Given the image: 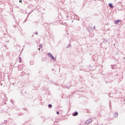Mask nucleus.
Segmentation results:
<instances>
[{"instance_id":"obj_7","label":"nucleus","mask_w":125,"mask_h":125,"mask_svg":"<svg viewBox=\"0 0 125 125\" xmlns=\"http://www.w3.org/2000/svg\"><path fill=\"white\" fill-rule=\"evenodd\" d=\"M48 107L49 108H52V105H51V104H49L48 105Z\"/></svg>"},{"instance_id":"obj_6","label":"nucleus","mask_w":125,"mask_h":125,"mask_svg":"<svg viewBox=\"0 0 125 125\" xmlns=\"http://www.w3.org/2000/svg\"><path fill=\"white\" fill-rule=\"evenodd\" d=\"M51 59H52V60H54V61H56V59L54 58L53 56L51 57Z\"/></svg>"},{"instance_id":"obj_13","label":"nucleus","mask_w":125,"mask_h":125,"mask_svg":"<svg viewBox=\"0 0 125 125\" xmlns=\"http://www.w3.org/2000/svg\"><path fill=\"white\" fill-rule=\"evenodd\" d=\"M36 35H38V32H36Z\"/></svg>"},{"instance_id":"obj_10","label":"nucleus","mask_w":125,"mask_h":125,"mask_svg":"<svg viewBox=\"0 0 125 125\" xmlns=\"http://www.w3.org/2000/svg\"><path fill=\"white\" fill-rule=\"evenodd\" d=\"M67 47H71V44H69L67 46Z\"/></svg>"},{"instance_id":"obj_4","label":"nucleus","mask_w":125,"mask_h":125,"mask_svg":"<svg viewBox=\"0 0 125 125\" xmlns=\"http://www.w3.org/2000/svg\"><path fill=\"white\" fill-rule=\"evenodd\" d=\"M78 115H79V113H78V112L77 111H75L74 114L73 115V116L75 117L76 116H78Z\"/></svg>"},{"instance_id":"obj_5","label":"nucleus","mask_w":125,"mask_h":125,"mask_svg":"<svg viewBox=\"0 0 125 125\" xmlns=\"http://www.w3.org/2000/svg\"><path fill=\"white\" fill-rule=\"evenodd\" d=\"M48 56H49V57H50V58H51V57H52V54H51V53H48Z\"/></svg>"},{"instance_id":"obj_14","label":"nucleus","mask_w":125,"mask_h":125,"mask_svg":"<svg viewBox=\"0 0 125 125\" xmlns=\"http://www.w3.org/2000/svg\"><path fill=\"white\" fill-rule=\"evenodd\" d=\"M20 68H21V66H19V69H20Z\"/></svg>"},{"instance_id":"obj_17","label":"nucleus","mask_w":125,"mask_h":125,"mask_svg":"<svg viewBox=\"0 0 125 125\" xmlns=\"http://www.w3.org/2000/svg\"><path fill=\"white\" fill-rule=\"evenodd\" d=\"M39 50H41V48H39Z\"/></svg>"},{"instance_id":"obj_11","label":"nucleus","mask_w":125,"mask_h":125,"mask_svg":"<svg viewBox=\"0 0 125 125\" xmlns=\"http://www.w3.org/2000/svg\"><path fill=\"white\" fill-rule=\"evenodd\" d=\"M19 60H20V61H19V62H21V57H20V58H19Z\"/></svg>"},{"instance_id":"obj_16","label":"nucleus","mask_w":125,"mask_h":125,"mask_svg":"<svg viewBox=\"0 0 125 125\" xmlns=\"http://www.w3.org/2000/svg\"><path fill=\"white\" fill-rule=\"evenodd\" d=\"M94 29H95V26H94Z\"/></svg>"},{"instance_id":"obj_9","label":"nucleus","mask_w":125,"mask_h":125,"mask_svg":"<svg viewBox=\"0 0 125 125\" xmlns=\"http://www.w3.org/2000/svg\"><path fill=\"white\" fill-rule=\"evenodd\" d=\"M114 116L115 117H118V113H116Z\"/></svg>"},{"instance_id":"obj_18","label":"nucleus","mask_w":125,"mask_h":125,"mask_svg":"<svg viewBox=\"0 0 125 125\" xmlns=\"http://www.w3.org/2000/svg\"><path fill=\"white\" fill-rule=\"evenodd\" d=\"M22 69H23V67H22V68H21V70H22Z\"/></svg>"},{"instance_id":"obj_3","label":"nucleus","mask_w":125,"mask_h":125,"mask_svg":"<svg viewBox=\"0 0 125 125\" xmlns=\"http://www.w3.org/2000/svg\"><path fill=\"white\" fill-rule=\"evenodd\" d=\"M121 20H115V24H118L119 23V22H121Z\"/></svg>"},{"instance_id":"obj_2","label":"nucleus","mask_w":125,"mask_h":125,"mask_svg":"<svg viewBox=\"0 0 125 125\" xmlns=\"http://www.w3.org/2000/svg\"><path fill=\"white\" fill-rule=\"evenodd\" d=\"M108 6L109 7H111V8H114V6L113 5V4L110 3L108 4Z\"/></svg>"},{"instance_id":"obj_15","label":"nucleus","mask_w":125,"mask_h":125,"mask_svg":"<svg viewBox=\"0 0 125 125\" xmlns=\"http://www.w3.org/2000/svg\"><path fill=\"white\" fill-rule=\"evenodd\" d=\"M19 2H22V0H21L19 1Z\"/></svg>"},{"instance_id":"obj_8","label":"nucleus","mask_w":125,"mask_h":125,"mask_svg":"<svg viewBox=\"0 0 125 125\" xmlns=\"http://www.w3.org/2000/svg\"><path fill=\"white\" fill-rule=\"evenodd\" d=\"M39 47H40V48H42V44H40Z\"/></svg>"},{"instance_id":"obj_12","label":"nucleus","mask_w":125,"mask_h":125,"mask_svg":"<svg viewBox=\"0 0 125 125\" xmlns=\"http://www.w3.org/2000/svg\"><path fill=\"white\" fill-rule=\"evenodd\" d=\"M57 115H59V111H57Z\"/></svg>"},{"instance_id":"obj_1","label":"nucleus","mask_w":125,"mask_h":125,"mask_svg":"<svg viewBox=\"0 0 125 125\" xmlns=\"http://www.w3.org/2000/svg\"><path fill=\"white\" fill-rule=\"evenodd\" d=\"M90 123H92V119H88L86 121V125H89V124H90Z\"/></svg>"}]
</instances>
